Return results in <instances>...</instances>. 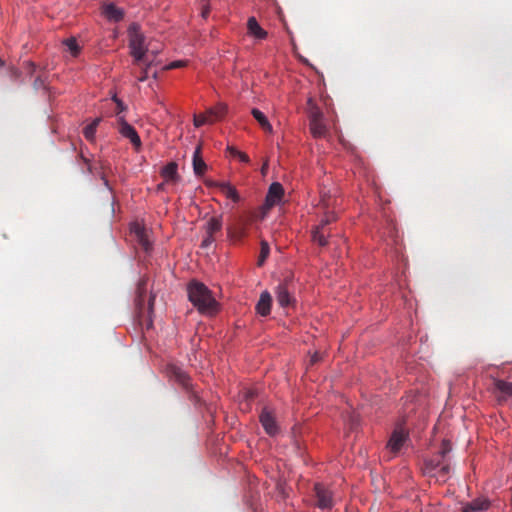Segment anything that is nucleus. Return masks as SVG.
<instances>
[{"mask_svg":"<svg viewBox=\"0 0 512 512\" xmlns=\"http://www.w3.org/2000/svg\"><path fill=\"white\" fill-rule=\"evenodd\" d=\"M269 245L266 241H261V250L258 259V265L261 266L269 255Z\"/></svg>","mask_w":512,"mask_h":512,"instance_id":"33","label":"nucleus"},{"mask_svg":"<svg viewBox=\"0 0 512 512\" xmlns=\"http://www.w3.org/2000/svg\"><path fill=\"white\" fill-rule=\"evenodd\" d=\"M130 54L133 56L135 63L139 64L146 61L147 48L144 44L145 37L140 32V27L136 23H132L128 28Z\"/></svg>","mask_w":512,"mask_h":512,"instance_id":"3","label":"nucleus"},{"mask_svg":"<svg viewBox=\"0 0 512 512\" xmlns=\"http://www.w3.org/2000/svg\"><path fill=\"white\" fill-rule=\"evenodd\" d=\"M251 220L239 218L233 225L227 228L228 237L233 241H241L248 235V226Z\"/></svg>","mask_w":512,"mask_h":512,"instance_id":"8","label":"nucleus"},{"mask_svg":"<svg viewBox=\"0 0 512 512\" xmlns=\"http://www.w3.org/2000/svg\"><path fill=\"white\" fill-rule=\"evenodd\" d=\"M237 157L239 158V160L241 162H244V163H248L250 161L249 156L244 152L238 153Z\"/></svg>","mask_w":512,"mask_h":512,"instance_id":"39","label":"nucleus"},{"mask_svg":"<svg viewBox=\"0 0 512 512\" xmlns=\"http://www.w3.org/2000/svg\"><path fill=\"white\" fill-rule=\"evenodd\" d=\"M147 291V280L141 279L137 285L135 306L139 322L142 326L150 329L153 325L152 315L154 311L155 297L151 295L148 299V305L145 306V294Z\"/></svg>","mask_w":512,"mask_h":512,"instance_id":"2","label":"nucleus"},{"mask_svg":"<svg viewBox=\"0 0 512 512\" xmlns=\"http://www.w3.org/2000/svg\"><path fill=\"white\" fill-rule=\"evenodd\" d=\"M315 505L321 510H331L335 504L332 490L322 483L314 485Z\"/></svg>","mask_w":512,"mask_h":512,"instance_id":"4","label":"nucleus"},{"mask_svg":"<svg viewBox=\"0 0 512 512\" xmlns=\"http://www.w3.org/2000/svg\"><path fill=\"white\" fill-rule=\"evenodd\" d=\"M185 65H186L185 61L177 60V61H173L170 64H168L167 66H165V69L166 70H171V69H176V68L184 67Z\"/></svg>","mask_w":512,"mask_h":512,"instance_id":"34","label":"nucleus"},{"mask_svg":"<svg viewBox=\"0 0 512 512\" xmlns=\"http://www.w3.org/2000/svg\"><path fill=\"white\" fill-rule=\"evenodd\" d=\"M166 374L170 379L175 380L186 390L192 387L190 376L178 365L168 364L166 366Z\"/></svg>","mask_w":512,"mask_h":512,"instance_id":"7","label":"nucleus"},{"mask_svg":"<svg viewBox=\"0 0 512 512\" xmlns=\"http://www.w3.org/2000/svg\"><path fill=\"white\" fill-rule=\"evenodd\" d=\"M260 422L265 432L270 436H275L278 433V425L272 413L264 408L260 414Z\"/></svg>","mask_w":512,"mask_h":512,"instance_id":"11","label":"nucleus"},{"mask_svg":"<svg viewBox=\"0 0 512 512\" xmlns=\"http://www.w3.org/2000/svg\"><path fill=\"white\" fill-rule=\"evenodd\" d=\"M272 305V297L268 291L261 293L260 298L256 304V311L261 316H267L270 314Z\"/></svg>","mask_w":512,"mask_h":512,"instance_id":"17","label":"nucleus"},{"mask_svg":"<svg viewBox=\"0 0 512 512\" xmlns=\"http://www.w3.org/2000/svg\"><path fill=\"white\" fill-rule=\"evenodd\" d=\"M207 165L204 162L201 154V146H197L193 154V170L195 175L201 176L205 173Z\"/></svg>","mask_w":512,"mask_h":512,"instance_id":"20","label":"nucleus"},{"mask_svg":"<svg viewBox=\"0 0 512 512\" xmlns=\"http://www.w3.org/2000/svg\"><path fill=\"white\" fill-rule=\"evenodd\" d=\"M321 359V355L318 352H315L310 359L311 364L317 363Z\"/></svg>","mask_w":512,"mask_h":512,"instance_id":"40","label":"nucleus"},{"mask_svg":"<svg viewBox=\"0 0 512 512\" xmlns=\"http://www.w3.org/2000/svg\"><path fill=\"white\" fill-rule=\"evenodd\" d=\"M149 67H150V64H147L146 68L143 69L141 75L138 78V80L140 82H143V81H145L148 78V69H149Z\"/></svg>","mask_w":512,"mask_h":512,"instance_id":"37","label":"nucleus"},{"mask_svg":"<svg viewBox=\"0 0 512 512\" xmlns=\"http://www.w3.org/2000/svg\"><path fill=\"white\" fill-rule=\"evenodd\" d=\"M244 397L246 400H251L255 397V392L252 390H248L245 392Z\"/></svg>","mask_w":512,"mask_h":512,"instance_id":"41","label":"nucleus"},{"mask_svg":"<svg viewBox=\"0 0 512 512\" xmlns=\"http://www.w3.org/2000/svg\"><path fill=\"white\" fill-rule=\"evenodd\" d=\"M309 108V122L323 120V113L318 106L313 103L312 99L308 100Z\"/></svg>","mask_w":512,"mask_h":512,"instance_id":"28","label":"nucleus"},{"mask_svg":"<svg viewBox=\"0 0 512 512\" xmlns=\"http://www.w3.org/2000/svg\"><path fill=\"white\" fill-rule=\"evenodd\" d=\"M36 88L43 86V81L40 78H37L34 82Z\"/></svg>","mask_w":512,"mask_h":512,"instance_id":"43","label":"nucleus"},{"mask_svg":"<svg viewBox=\"0 0 512 512\" xmlns=\"http://www.w3.org/2000/svg\"><path fill=\"white\" fill-rule=\"evenodd\" d=\"M101 122V118H95L89 125L83 129V134L88 141H94L96 129Z\"/></svg>","mask_w":512,"mask_h":512,"instance_id":"27","label":"nucleus"},{"mask_svg":"<svg viewBox=\"0 0 512 512\" xmlns=\"http://www.w3.org/2000/svg\"><path fill=\"white\" fill-rule=\"evenodd\" d=\"M221 191L227 198L231 199L233 202L237 203L240 201V196L234 186H232L228 182H221L217 185Z\"/></svg>","mask_w":512,"mask_h":512,"instance_id":"22","label":"nucleus"},{"mask_svg":"<svg viewBox=\"0 0 512 512\" xmlns=\"http://www.w3.org/2000/svg\"><path fill=\"white\" fill-rule=\"evenodd\" d=\"M267 169H268V163H267V162H265V163L263 164L262 168H261V173H262L263 175H265V174H266V172H267Z\"/></svg>","mask_w":512,"mask_h":512,"instance_id":"44","label":"nucleus"},{"mask_svg":"<svg viewBox=\"0 0 512 512\" xmlns=\"http://www.w3.org/2000/svg\"><path fill=\"white\" fill-rule=\"evenodd\" d=\"M222 229V217H211L205 224V233L206 236L204 237L201 247L207 248L209 247L214 241L215 237L214 235L218 232H220Z\"/></svg>","mask_w":512,"mask_h":512,"instance_id":"6","label":"nucleus"},{"mask_svg":"<svg viewBox=\"0 0 512 512\" xmlns=\"http://www.w3.org/2000/svg\"><path fill=\"white\" fill-rule=\"evenodd\" d=\"M310 131L315 138H323L327 135V127L323 120L310 122Z\"/></svg>","mask_w":512,"mask_h":512,"instance_id":"24","label":"nucleus"},{"mask_svg":"<svg viewBox=\"0 0 512 512\" xmlns=\"http://www.w3.org/2000/svg\"><path fill=\"white\" fill-rule=\"evenodd\" d=\"M330 237V229H324L323 227H317L312 230V240L314 243L321 247H325L328 244V238Z\"/></svg>","mask_w":512,"mask_h":512,"instance_id":"19","label":"nucleus"},{"mask_svg":"<svg viewBox=\"0 0 512 512\" xmlns=\"http://www.w3.org/2000/svg\"><path fill=\"white\" fill-rule=\"evenodd\" d=\"M276 299L281 307H287L293 302V298L290 295L288 280H285L277 286Z\"/></svg>","mask_w":512,"mask_h":512,"instance_id":"14","label":"nucleus"},{"mask_svg":"<svg viewBox=\"0 0 512 512\" xmlns=\"http://www.w3.org/2000/svg\"><path fill=\"white\" fill-rule=\"evenodd\" d=\"M134 232L136 234L137 241H138L139 245L145 251H149L151 249V242L149 241L145 230L139 226H136L134 228Z\"/></svg>","mask_w":512,"mask_h":512,"instance_id":"25","label":"nucleus"},{"mask_svg":"<svg viewBox=\"0 0 512 512\" xmlns=\"http://www.w3.org/2000/svg\"><path fill=\"white\" fill-rule=\"evenodd\" d=\"M178 165L176 162H169L161 169V176L164 178L167 183H175L179 179L178 175Z\"/></svg>","mask_w":512,"mask_h":512,"instance_id":"18","label":"nucleus"},{"mask_svg":"<svg viewBox=\"0 0 512 512\" xmlns=\"http://www.w3.org/2000/svg\"><path fill=\"white\" fill-rule=\"evenodd\" d=\"M443 464V458L439 453L436 457L425 461V472L429 475L434 473Z\"/></svg>","mask_w":512,"mask_h":512,"instance_id":"26","label":"nucleus"},{"mask_svg":"<svg viewBox=\"0 0 512 512\" xmlns=\"http://www.w3.org/2000/svg\"><path fill=\"white\" fill-rule=\"evenodd\" d=\"M187 290L189 300L200 313L214 315L218 312L219 304L205 284L191 281Z\"/></svg>","mask_w":512,"mask_h":512,"instance_id":"1","label":"nucleus"},{"mask_svg":"<svg viewBox=\"0 0 512 512\" xmlns=\"http://www.w3.org/2000/svg\"><path fill=\"white\" fill-rule=\"evenodd\" d=\"M337 217L336 214L333 211H326L322 219L320 220V223L317 225V227H323L324 229H329L328 225L332 222L336 221Z\"/></svg>","mask_w":512,"mask_h":512,"instance_id":"29","label":"nucleus"},{"mask_svg":"<svg viewBox=\"0 0 512 512\" xmlns=\"http://www.w3.org/2000/svg\"><path fill=\"white\" fill-rule=\"evenodd\" d=\"M452 446L449 440H443L441 445L440 454L443 458V464L430 476L436 477V480L439 482H446L450 471H451V465L450 462L447 460V455L451 451Z\"/></svg>","mask_w":512,"mask_h":512,"instance_id":"5","label":"nucleus"},{"mask_svg":"<svg viewBox=\"0 0 512 512\" xmlns=\"http://www.w3.org/2000/svg\"><path fill=\"white\" fill-rule=\"evenodd\" d=\"M101 12L111 22H119L124 18V11L113 3H104L101 7Z\"/></svg>","mask_w":512,"mask_h":512,"instance_id":"13","label":"nucleus"},{"mask_svg":"<svg viewBox=\"0 0 512 512\" xmlns=\"http://www.w3.org/2000/svg\"><path fill=\"white\" fill-rule=\"evenodd\" d=\"M64 44L68 48V50L71 52L73 56H77L80 52V47L76 41L75 38H68L64 41Z\"/></svg>","mask_w":512,"mask_h":512,"instance_id":"32","label":"nucleus"},{"mask_svg":"<svg viewBox=\"0 0 512 512\" xmlns=\"http://www.w3.org/2000/svg\"><path fill=\"white\" fill-rule=\"evenodd\" d=\"M226 113V107L224 105H219L215 108H211L206 111V115L210 117H217V120L222 118L224 114Z\"/></svg>","mask_w":512,"mask_h":512,"instance_id":"31","label":"nucleus"},{"mask_svg":"<svg viewBox=\"0 0 512 512\" xmlns=\"http://www.w3.org/2000/svg\"><path fill=\"white\" fill-rule=\"evenodd\" d=\"M227 150L230 152V154L232 156H238V153H240L241 151H238L236 148L234 147H228Z\"/></svg>","mask_w":512,"mask_h":512,"instance_id":"42","label":"nucleus"},{"mask_svg":"<svg viewBox=\"0 0 512 512\" xmlns=\"http://www.w3.org/2000/svg\"><path fill=\"white\" fill-rule=\"evenodd\" d=\"M251 114L257 120V122L259 123V125L265 132H268V133L273 132V128H272L270 122L268 121L267 117L264 115V113H262L257 108H253L251 111Z\"/></svg>","mask_w":512,"mask_h":512,"instance_id":"23","label":"nucleus"},{"mask_svg":"<svg viewBox=\"0 0 512 512\" xmlns=\"http://www.w3.org/2000/svg\"><path fill=\"white\" fill-rule=\"evenodd\" d=\"M408 439V434L403 429H396L387 444L388 449L392 453H397L403 447Z\"/></svg>","mask_w":512,"mask_h":512,"instance_id":"10","label":"nucleus"},{"mask_svg":"<svg viewBox=\"0 0 512 512\" xmlns=\"http://www.w3.org/2000/svg\"><path fill=\"white\" fill-rule=\"evenodd\" d=\"M321 207H323L324 209H328L331 205L330 203V197L327 196L325 193L321 194V200H320V204H319Z\"/></svg>","mask_w":512,"mask_h":512,"instance_id":"35","label":"nucleus"},{"mask_svg":"<svg viewBox=\"0 0 512 512\" xmlns=\"http://www.w3.org/2000/svg\"><path fill=\"white\" fill-rule=\"evenodd\" d=\"M217 121V117H208L205 113L194 116V126L200 127L206 123H213Z\"/></svg>","mask_w":512,"mask_h":512,"instance_id":"30","label":"nucleus"},{"mask_svg":"<svg viewBox=\"0 0 512 512\" xmlns=\"http://www.w3.org/2000/svg\"><path fill=\"white\" fill-rule=\"evenodd\" d=\"M494 389L499 402L512 398V383L500 379L494 380Z\"/></svg>","mask_w":512,"mask_h":512,"instance_id":"15","label":"nucleus"},{"mask_svg":"<svg viewBox=\"0 0 512 512\" xmlns=\"http://www.w3.org/2000/svg\"><path fill=\"white\" fill-rule=\"evenodd\" d=\"M113 100L117 104V111H116V113L117 114L121 113L124 110L123 102L121 100L117 99L116 97H114Z\"/></svg>","mask_w":512,"mask_h":512,"instance_id":"38","label":"nucleus"},{"mask_svg":"<svg viewBox=\"0 0 512 512\" xmlns=\"http://www.w3.org/2000/svg\"><path fill=\"white\" fill-rule=\"evenodd\" d=\"M283 194H284V189H283L282 185L278 182L272 183L270 185V187L268 189V193L266 195L265 206L267 208H271L274 205L278 204L281 201Z\"/></svg>","mask_w":512,"mask_h":512,"instance_id":"9","label":"nucleus"},{"mask_svg":"<svg viewBox=\"0 0 512 512\" xmlns=\"http://www.w3.org/2000/svg\"><path fill=\"white\" fill-rule=\"evenodd\" d=\"M489 507L490 501L485 497H479L467 503L462 508V512H482L488 510Z\"/></svg>","mask_w":512,"mask_h":512,"instance_id":"16","label":"nucleus"},{"mask_svg":"<svg viewBox=\"0 0 512 512\" xmlns=\"http://www.w3.org/2000/svg\"><path fill=\"white\" fill-rule=\"evenodd\" d=\"M208 14H209V8H208V7H206V8H204V9H203V11H202V16H203L204 18H206V17L208 16Z\"/></svg>","mask_w":512,"mask_h":512,"instance_id":"45","label":"nucleus"},{"mask_svg":"<svg viewBox=\"0 0 512 512\" xmlns=\"http://www.w3.org/2000/svg\"><path fill=\"white\" fill-rule=\"evenodd\" d=\"M119 132L123 137L129 139L135 148H139L141 146L140 137L134 127L128 124L122 118H120Z\"/></svg>","mask_w":512,"mask_h":512,"instance_id":"12","label":"nucleus"},{"mask_svg":"<svg viewBox=\"0 0 512 512\" xmlns=\"http://www.w3.org/2000/svg\"><path fill=\"white\" fill-rule=\"evenodd\" d=\"M80 160L83 163V165L86 167L87 172L92 173V166L90 165L89 159H87L83 154H81Z\"/></svg>","mask_w":512,"mask_h":512,"instance_id":"36","label":"nucleus"},{"mask_svg":"<svg viewBox=\"0 0 512 512\" xmlns=\"http://www.w3.org/2000/svg\"><path fill=\"white\" fill-rule=\"evenodd\" d=\"M247 28L249 33L258 39H265L267 37V32L261 28L254 17L248 19Z\"/></svg>","mask_w":512,"mask_h":512,"instance_id":"21","label":"nucleus"}]
</instances>
